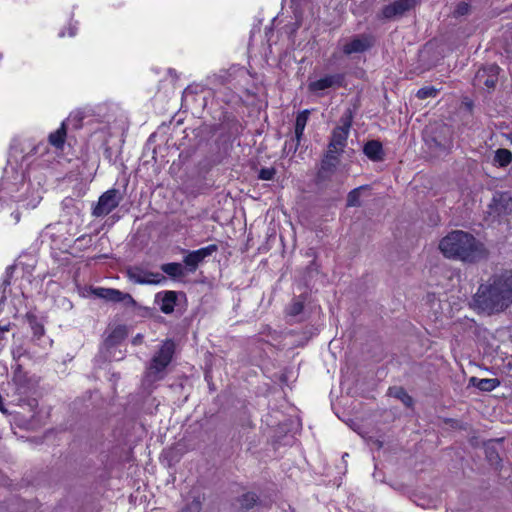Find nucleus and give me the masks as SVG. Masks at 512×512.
<instances>
[{"label":"nucleus","mask_w":512,"mask_h":512,"mask_svg":"<svg viewBox=\"0 0 512 512\" xmlns=\"http://www.w3.org/2000/svg\"><path fill=\"white\" fill-rule=\"evenodd\" d=\"M76 30H77L76 26L70 25L69 28H68V35L71 36V37L75 36L76 35Z\"/></svg>","instance_id":"ea45409f"},{"label":"nucleus","mask_w":512,"mask_h":512,"mask_svg":"<svg viewBox=\"0 0 512 512\" xmlns=\"http://www.w3.org/2000/svg\"><path fill=\"white\" fill-rule=\"evenodd\" d=\"M130 281L136 284H161L166 281L163 274L159 272L146 271L141 268H131L127 271Z\"/></svg>","instance_id":"ddd939ff"},{"label":"nucleus","mask_w":512,"mask_h":512,"mask_svg":"<svg viewBox=\"0 0 512 512\" xmlns=\"http://www.w3.org/2000/svg\"><path fill=\"white\" fill-rule=\"evenodd\" d=\"M118 191L116 189H111L104 192L100 197L93 208L92 214L95 217H103L112 212L120 202V198L118 197Z\"/></svg>","instance_id":"1a4fd4ad"},{"label":"nucleus","mask_w":512,"mask_h":512,"mask_svg":"<svg viewBox=\"0 0 512 512\" xmlns=\"http://www.w3.org/2000/svg\"><path fill=\"white\" fill-rule=\"evenodd\" d=\"M126 337V328L124 326L116 327L107 337L106 342L109 345H114Z\"/></svg>","instance_id":"bb28decb"},{"label":"nucleus","mask_w":512,"mask_h":512,"mask_svg":"<svg viewBox=\"0 0 512 512\" xmlns=\"http://www.w3.org/2000/svg\"><path fill=\"white\" fill-rule=\"evenodd\" d=\"M190 509H191L193 512H199V510H200V504H199V502H193V503L190 505Z\"/></svg>","instance_id":"a19ab883"},{"label":"nucleus","mask_w":512,"mask_h":512,"mask_svg":"<svg viewBox=\"0 0 512 512\" xmlns=\"http://www.w3.org/2000/svg\"><path fill=\"white\" fill-rule=\"evenodd\" d=\"M486 455L492 464H497L500 461V458H499V455L497 454V452L491 448L486 449Z\"/></svg>","instance_id":"c9c22d12"},{"label":"nucleus","mask_w":512,"mask_h":512,"mask_svg":"<svg viewBox=\"0 0 512 512\" xmlns=\"http://www.w3.org/2000/svg\"><path fill=\"white\" fill-rule=\"evenodd\" d=\"M218 251V246L216 244H210L206 247L200 248L198 250L190 251L183 259V263L185 264L186 270L189 273H194L198 266L213 253Z\"/></svg>","instance_id":"9d476101"},{"label":"nucleus","mask_w":512,"mask_h":512,"mask_svg":"<svg viewBox=\"0 0 512 512\" xmlns=\"http://www.w3.org/2000/svg\"><path fill=\"white\" fill-rule=\"evenodd\" d=\"M21 188H25V195L17 193L20 190L17 182H11L9 179H2L0 182V202L11 199L15 202H22L23 207L34 209L42 200L43 188L40 183L33 185L21 182Z\"/></svg>","instance_id":"7ed1b4c3"},{"label":"nucleus","mask_w":512,"mask_h":512,"mask_svg":"<svg viewBox=\"0 0 512 512\" xmlns=\"http://www.w3.org/2000/svg\"><path fill=\"white\" fill-rule=\"evenodd\" d=\"M59 36H60V37H64V36H65V31H61V32L59 33Z\"/></svg>","instance_id":"49530a36"},{"label":"nucleus","mask_w":512,"mask_h":512,"mask_svg":"<svg viewBox=\"0 0 512 512\" xmlns=\"http://www.w3.org/2000/svg\"><path fill=\"white\" fill-rule=\"evenodd\" d=\"M33 336L40 339L44 335V327L41 324L34 323L32 325Z\"/></svg>","instance_id":"e433bc0d"},{"label":"nucleus","mask_w":512,"mask_h":512,"mask_svg":"<svg viewBox=\"0 0 512 512\" xmlns=\"http://www.w3.org/2000/svg\"><path fill=\"white\" fill-rule=\"evenodd\" d=\"M232 73L231 72H225L223 75H220L218 77L219 81L223 85H228V88L237 89L236 84L232 83Z\"/></svg>","instance_id":"2f4dec72"},{"label":"nucleus","mask_w":512,"mask_h":512,"mask_svg":"<svg viewBox=\"0 0 512 512\" xmlns=\"http://www.w3.org/2000/svg\"><path fill=\"white\" fill-rule=\"evenodd\" d=\"M76 119H77V122H80L82 120V117L79 112H77L75 114H71L70 117L68 118V121H73Z\"/></svg>","instance_id":"4c0bfd02"},{"label":"nucleus","mask_w":512,"mask_h":512,"mask_svg":"<svg viewBox=\"0 0 512 512\" xmlns=\"http://www.w3.org/2000/svg\"><path fill=\"white\" fill-rule=\"evenodd\" d=\"M161 270L172 278H180L185 275L182 264L176 262L162 264Z\"/></svg>","instance_id":"5701e85b"},{"label":"nucleus","mask_w":512,"mask_h":512,"mask_svg":"<svg viewBox=\"0 0 512 512\" xmlns=\"http://www.w3.org/2000/svg\"><path fill=\"white\" fill-rule=\"evenodd\" d=\"M66 138V127L65 122H62L61 126L49 135V142L56 148H61L64 145Z\"/></svg>","instance_id":"b1692460"},{"label":"nucleus","mask_w":512,"mask_h":512,"mask_svg":"<svg viewBox=\"0 0 512 512\" xmlns=\"http://www.w3.org/2000/svg\"><path fill=\"white\" fill-rule=\"evenodd\" d=\"M341 125L333 129L331 139L328 145V150L342 154L349 135L351 127V116L343 117L341 119Z\"/></svg>","instance_id":"423d86ee"},{"label":"nucleus","mask_w":512,"mask_h":512,"mask_svg":"<svg viewBox=\"0 0 512 512\" xmlns=\"http://www.w3.org/2000/svg\"><path fill=\"white\" fill-rule=\"evenodd\" d=\"M9 331V325H0V334Z\"/></svg>","instance_id":"c03bdc74"},{"label":"nucleus","mask_w":512,"mask_h":512,"mask_svg":"<svg viewBox=\"0 0 512 512\" xmlns=\"http://www.w3.org/2000/svg\"><path fill=\"white\" fill-rule=\"evenodd\" d=\"M365 155L372 161H380L383 159V147L379 141H368L363 149Z\"/></svg>","instance_id":"6ab92c4d"},{"label":"nucleus","mask_w":512,"mask_h":512,"mask_svg":"<svg viewBox=\"0 0 512 512\" xmlns=\"http://www.w3.org/2000/svg\"><path fill=\"white\" fill-rule=\"evenodd\" d=\"M15 266L6 268L2 281L0 282V304L3 303L11 292V278L14 273Z\"/></svg>","instance_id":"aec40b11"},{"label":"nucleus","mask_w":512,"mask_h":512,"mask_svg":"<svg viewBox=\"0 0 512 512\" xmlns=\"http://www.w3.org/2000/svg\"><path fill=\"white\" fill-rule=\"evenodd\" d=\"M92 243V237L90 235H82L75 240V245L78 248L88 247Z\"/></svg>","instance_id":"473e14b6"},{"label":"nucleus","mask_w":512,"mask_h":512,"mask_svg":"<svg viewBox=\"0 0 512 512\" xmlns=\"http://www.w3.org/2000/svg\"><path fill=\"white\" fill-rule=\"evenodd\" d=\"M396 396L401 399V401L406 405L410 406L412 404V398L403 390L399 389Z\"/></svg>","instance_id":"f704fd0d"},{"label":"nucleus","mask_w":512,"mask_h":512,"mask_svg":"<svg viewBox=\"0 0 512 512\" xmlns=\"http://www.w3.org/2000/svg\"><path fill=\"white\" fill-rule=\"evenodd\" d=\"M93 293L106 301L113 303H123L125 306H135L136 302L129 293H124L113 288H96Z\"/></svg>","instance_id":"4468645a"},{"label":"nucleus","mask_w":512,"mask_h":512,"mask_svg":"<svg viewBox=\"0 0 512 512\" xmlns=\"http://www.w3.org/2000/svg\"><path fill=\"white\" fill-rule=\"evenodd\" d=\"M419 0H396L385 5L378 13L377 18L380 20H392L401 17L407 11L412 9Z\"/></svg>","instance_id":"0eeeda50"},{"label":"nucleus","mask_w":512,"mask_h":512,"mask_svg":"<svg viewBox=\"0 0 512 512\" xmlns=\"http://www.w3.org/2000/svg\"><path fill=\"white\" fill-rule=\"evenodd\" d=\"M257 501V496L254 493H246L240 499V505L243 509H250Z\"/></svg>","instance_id":"c85d7f7f"},{"label":"nucleus","mask_w":512,"mask_h":512,"mask_svg":"<svg viewBox=\"0 0 512 512\" xmlns=\"http://www.w3.org/2000/svg\"><path fill=\"white\" fill-rule=\"evenodd\" d=\"M61 206L64 213L71 217L70 221H74L76 224L81 222V211L83 209V203L81 201L66 197L63 199Z\"/></svg>","instance_id":"a211bd4d"},{"label":"nucleus","mask_w":512,"mask_h":512,"mask_svg":"<svg viewBox=\"0 0 512 512\" xmlns=\"http://www.w3.org/2000/svg\"><path fill=\"white\" fill-rule=\"evenodd\" d=\"M500 68L495 64L486 65L480 68L474 78V86L494 90L498 82Z\"/></svg>","instance_id":"6e6552de"},{"label":"nucleus","mask_w":512,"mask_h":512,"mask_svg":"<svg viewBox=\"0 0 512 512\" xmlns=\"http://www.w3.org/2000/svg\"><path fill=\"white\" fill-rule=\"evenodd\" d=\"M439 249L446 258L475 263L486 257L484 245L472 234L454 230L443 237Z\"/></svg>","instance_id":"f03ea898"},{"label":"nucleus","mask_w":512,"mask_h":512,"mask_svg":"<svg viewBox=\"0 0 512 512\" xmlns=\"http://www.w3.org/2000/svg\"><path fill=\"white\" fill-rule=\"evenodd\" d=\"M275 173H276V170L273 167L262 168L259 171L258 177L261 180H272L274 178Z\"/></svg>","instance_id":"7c9ffc66"},{"label":"nucleus","mask_w":512,"mask_h":512,"mask_svg":"<svg viewBox=\"0 0 512 512\" xmlns=\"http://www.w3.org/2000/svg\"><path fill=\"white\" fill-rule=\"evenodd\" d=\"M368 189V185L359 186L351 190L347 195V206L348 207H359L361 205L360 195L362 190Z\"/></svg>","instance_id":"393cba45"},{"label":"nucleus","mask_w":512,"mask_h":512,"mask_svg":"<svg viewBox=\"0 0 512 512\" xmlns=\"http://www.w3.org/2000/svg\"><path fill=\"white\" fill-rule=\"evenodd\" d=\"M490 214L497 216L512 213V195L507 191L495 192L489 205Z\"/></svg>","instance_id":"2eb2a0df"},{"label":"nucleus","mask_w":512,"mask_h":512,"mask_svg":"<svg viewBox=\"0 0 512 512\" xmlns=\"http://www.w3.org/2000/svg\"><path fill=\"white\" fill-rule=\"evenodd\" d=\"M238 72H239V74H241V75H245V71H244L243 69H239V70H238Z\"/></svg>","instance_id":"a18cd8bd"},{"label":"nucleus","mask_w":512,"mask_h":512,"mask_svg":"<svg viewBox=\"0 0 512 512\" xmlns=\"http://www.w3.org/2000/svg\"><path fill=\"white\" fill-rule=\"evenodd\" d=\"M469 4L461 2L454 11L455 16H464L469 12Z\"/></svg>","instance_id":"72a5a7b5"},{"label":"nucleus","mask_w":512,"mask_h":512,"mask_svg":"<svg viewBox=\"0 0 512 512\" xmlns=\"http://www.w3.org/2000/svg\"><path fill=\"white\" fill-rule=\"evenodd\" d=\"M374 45V37L369 34H360L346 41L342 51L346 56L352 54L364 53Z\"/></svg>","instance_id":"9b49d317"},{"label":"nucleus","mask_w":512,"mask_h":512,"mask_svg":"<svg viewBox=\"0 0 512 512\" xmlns=\"http://www.w3.org/2000/svg\"><path fill=\"white\" fill-rule=\"evenodd\" d=\"M425 142L435 151H448L453 145L452 130L449 126L441 124L434 130L427 131Z\"/></svg>","instance_id":"39448f33"},{"label":"nucleus","mask_w":512,"mask_h":512,"mask_svg":"<svg viewBox=\"0 0 512 512\" xmlns=\"http://www.w3.org/2000/svg\"><path fill=\"white\" fill-rule=\"evenodd\" d=\"M495 162L501 167H505L512 161V153L507 149H498L495 153Z\"/></svg>","instance_id":"a878e982"},{"label":"nucleus","mask_w":512,"mask_h":512,"mask_svg":"<svg viewBox=\"0 0 512 512\" xmlns=\"http://www.w3.org/2000/svg\"><path fill=\"white\" fill-rule=\"evenodd\" d=\"M302 310V305L300 303H296L293 306V313L297 314Z\"/></svg>","instance_id":"37998d69"},{"label":"nucleus","mask_w":512,"mask_h":512,"mask_svg":"<svg viewBox=\"0 0 512 512\" xmlns=\"http://www.w3.org/2000/svg\"><path fill=\"white\" fill-rule=\"evenodd\" d=\"M309 114H310L309 110H303L296 117L294 136L297 139H302V136H303V133H304L307 121H308Z\"/></svg>","instance_id":"4be33fe9"},{"label":"nucleus","mask_w":512,"mask_h":512,"mask_svg":"<svg viewBox=\"0 0 512 512\" xmlns=\"http://www.w3.org/2000/svg\"><path fill=\"white\" fill-rule=\"evenodd\" d=\"M300 141L301 139H297L295 136H293L290 140L285 141L284 152H286L287 155L294 154L300 145Z\"/></svg>","instance_id":"c756f323"},{"label":"nucleus","mask_w":512,"mask_h":512,"mask_svg":"<svg viewBox=\"0 0 512 512\" xmlns=\"http://www.w3.org/2000/svg\"><path fill=\"white\" fill-rule=\"evenodd\" d=\"M174 352V342L172 340L164 341L158 352L152 357L144 374L142 385L146 390H151L156 382L165 377L166 368L171 363Z\"/></svg>","instance_id":"20e7f679"},{"label":"nucleus","mask_w":512,"mask_h":512,"mask_svg":"<svg viewBox=\"0 0 512 512\" xmlns=\"http://www.w3.org/2000/svg\"><path fill=\"white\" fill-rule=\"evenodd\" d=\"M155 301L158 303L161 312L171 314L177 301V293L175 291H162L156 294Z\"/></svg>","instance_id":"f3484780"},{"label":"nucleus","mask_w":512,"mask_h":512,"mask_svg":"<svg viewBox=\"0 0 512 512\" xmlns=\"http://www.w3.org/2000/svg\"><path fill=\"white\" fill-rule=\"evenodd\" d=\"M142 339H143V336L141 334H137L134 338H133V344L134 345H137L139 343L142 342Z\"/></svg>","instance_id":"79ce46f5"},{"label":"nucleus","mask_w":512,"mask_h":512,"mask_svg":"<svg viewBox=\"0 0 512 512\" xmlns=\"http://www.w3.org/2000/svg\"><path fill=\"white\" fill-rule=\"evenodd\" d=\"M340 155L336 152L326 151L317 173V181L319 183L330 180L340 162Z\"/></svg>","instance_id":"f8f14e48"},{"label":"nucleus","mask_w":512,"mask_h":512,"mask_svg":"<svg viewBox=\"0 0 512 512\" xmlns=\"http://www.w3.org/2000/svg\"><path fill=\"white\" fill-rule=\"evenodd\" d=\"M512 304V270L494 275L478 287L473 296L476 309L487 314L499 313Z\"/></svg>","instance_id":"f257e3e1"},{"label":"nucleus","mask_w":512,"mask_h":512,"mask_svg":"<svg viewBox=\"0 0 512 512\" xmlns=\"http://www.w3.org/2000/svg\"><path fill=\"white\" fill-rule=\"evenodd\" d=\"M344 83V74H328L324 77L313 81L309 84V90L311 92H319L329 88L341 87Z\"/></svg>","instance_id":"dca6fc26"},{"label":"nucleus","mask_w":512,"mask_h":512,"mask_svg":"<svg viewBox=\"0 0 512 512\" xmlns=\"http://www.w3.org/2000/svg\"><path fill=\"white\" fill-rule=\"evenodd\" d=\"M469 382L474 387H477L479 390L485 392H490L500 385V381L497 378L479 379L476 377H471Z\"/></svg>","instance_id":"412c9836"},{"label":"nucleus","mask_w":512,"mask_h":512,"mask_svg":"<svg viewBox=\"0 0 512 512\" xmlns=\"http://www.w3.org/2000/svg\"><path fill=\"white\" fill-rule=\"evenodd\" d=\"M10 216L13 218L14 224H17L20 221V213L18 211L12 212Z\"/></svg>","instance_id":"58836bf2"},{"label":"nucleus","mask_w":512,"mask_h":512,"mask_svg":"<svg viewBox=\"0 0 512 512\" xmlns=\"http://www.w3.org/2000/svg\"><path fill=\"white\" fill-rule=\"evenodd\" d=\"M437 93H438V90L435 87H433V86H426V87L420 88L417 91L416 96L419 99L424 100V99H427V98H434V97H436Z\"/></svg>","instance_id":"cd10ccee"}]
</instances>
